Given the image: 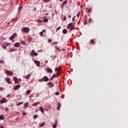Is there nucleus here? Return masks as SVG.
<instances>
[{"instance_id":"f257e3e1","label":"nucleus","mask_w":128,"mask_h":128,"mask_svg":"<svg viewBox=\"0 0 128 128\" xmlns=\"http://www.w3.org/2000/svg\"><path fill=\"white\" fill-rule=\"evenodd\" d=\"M30 56H32L34 58V56H38V53L34 52V50H32V51L31 52V53H30Z\"/></svg>"},{"instance_id":"f03ea898","label":"nucleus","mask_w":128,"mask_h":128,"mask_svg":"<svg viewBox=\"0 0 128 128\" xmlns=\"http://www.w3.org/2000/svg\"><path fill=\"white\" fill-rule=\"evenodd\" d=\"M22 30L24 32H30V28L26 27L23 28Z\"/></svg>"},{"instance_id":"7ed1b4c3","label":"nucleus","mask_w":128,"mask_h":128,"mask_svg":"<svg viewBox=\"0 0 128 128\" xmlns=\"http://www.w3.org/2000/svg\"><path fill=\"white\" fill-rule=\"evenodd\" d=\"M0 104H4V102H8V100L6 98H2L0 101Z\"/></svg>"},{"instance_id":"20e7f679","label":"nucleus","mask_w":128,"mask_h":128,"mask_svg":"<svg viewBox=\"0 0 128 128\" xmlns=\"http://www.w3.org/2000/svg\"><path fill=\"white\" fill-rule=\"evenodd\" d=\"M16 33H14L10 38V40H12V38H16Z\"/></svg>"},{"instance_id":"39448f33","label":"nucleus","mask_w":128,"mask_h":128,"mask_svg":"<svg viewBox=\"0 0 128 128\" xmlns=\"http://www.w3.org/2000/svg\"><path fill=\"white\" fill-rule=\"evenodd\" d=\"M5 72L6 74H8V76H12L13 74L12 72L9 70H6Z\"/></svg>"},{"instance_id":"423d86ee","label":"nucleus","mask_w":128,"mask_h":128,"mask_svg":"<svg viewBox=\"0 0 128 128\" xmlns=\"http://www.w3.org/2000/svg\"><path fill=\"white\" fill-rule=\"evenodd\" d=\"M34 62L36 64L37 66H40V62L36 60H34Z\"/></svg>"},{"instance_id":"0eeeda50","label":"nucleus","mask_w":128,"mask_h":128,"mask_svg":"<svg viewBox=\"0 0 128 128\" xmlns=\"http://www.w3.org/2000/svg\"><path fill=\"white\" fill-rule=\"evenodd\" d=\"M46 70L47 72H49V74H52V70L50 68H46Z\"/></svg>"},{"instance_id":"6e6552de","label":"nucleus","mask_w":128,"mask_h":128,"mask_svg":"<svg viewBox=\"0 0 128 128\" xmlns=\"http://www.w3.org/2000/svg\"><path fill=\"white\" fill-rule=\"evenodd\" d=\"M6 80L8 82V84H12V82H10V79L9 78H6Z\"/></svg>"},{"instance_id":"1a4fd4ad","label":"nucleus","mask_w":128,"mask_h":128,"mask_svg":"<svg viewBox=\"0 0 128 128\" xmlns=\"http://www.w3.org/2000/svg\"><path fill=\"white\" fill-rule=\"evenodd\" d=\"M20 88V85H17L14 87V90H18V88Z\"/></svg>"},{"instance_id":"9d476101","label":"nucleus","mask_w":128,"mask_h":128,"mask_svg":"<svg viewBox=\"0 0 128 128\" xmlns=\"http://www.w3.org/2000/svg\"><path fill=\"white\" fill-rule=\"evenodd\" d=\"M14 80L15 82H16V84L18 83V79L16 76H14Z\"/></svg>"},{"instance_id":"9b49d317","label":"nucleus","mask_w":128,"mask_h":128,"mask_svg":"<svg viewBox=\"0 0 128 128\" xmlns=\"http://www.w3.org/2000/svg\"><path fill=\"white\" fill-rule=\"evenodd\" d=\"M54 78H56V74H53V76L50 78V80H52Z\"/></svg>"},{"instance_id":"f8f14e48","label":"nucleus","mask_w":128,"mask_h":128,"mask_svg":"<svg viewBox=\"0 0 128 128\" xmlns=\"http://www.w3.org/2000/svg\"><path fill=\"white\" fill-rule=\"evenodd\" d=\"M58 110H60V108H62V104H60V102H58Z\"/></svg>"},{"instance_id":"ddd939ff","label":"nucleus","mask_w":128,"mask_h":128,"mask_svg":"<svg viewBox=\"0 0 128 128\" xmlns=\"http://www.w3.org/2000/svg\"><path fill=\"white\" fill-rule=\"evenodd\" d=\"M43 80H44V82H48V77H46V76H44L43 78Z\"/></svg>"},{"instance_id":"4468645a","label":"nucleus","mask_w":128,"mask_h":128,"mask_svg":"<svg viewBox=\"0 0 128 128\" xmlns=\"http://www.w3.org/2000/svg\"><path fill=\"white\" fill-rule=\"evenodd\" d=\"M39 110H40L41 112L44 114V110L42 108V107H40L39 108Z\"/></svg>"},{"instance_id":"2eb2a0df","label":"nucleus","mask_w":128,"mask_h":128,"mask_svg":"<svg viewBox=\"0 0 128 128\" xmlns=\"http://www.w3.org/2000/svg\"><path fill=\"white\" fill-rule=\"evenodd\" d=\"M20 42H16L14 44V46H16V48H18V46H20Z\"/></svg>"},{"instance_id":"dca6fc26","label":"nucleus","mask_w":128,"mask_h":128,"mask_svg":"<svg viewBox=\"0 0 128 128\" xmlns=\"http://www.w3.org/2000/svg\"><path fill=\"white\" fill-rule=\"evenodd\" d=\"M30 74H28L27 76H25V78H26L27 80H28L30 78Z\"/></svg>"},{"instance_id":"f3484780","label":"nucleus","mask_w":128,"mask_h":128,"mask_svg":"<svg viewBox=\"0 0 128 128\" xmlns=\"http://www.w3.org/2000/svg\"><path fill=\"white\" fill-rule=\"evenodd\" d=\"M40 104V102H36V103H34L32 104V106H38V104Z\"/></svg>"},{"instance_id":"a211bd4d","label":"nucleus","mask_w":128,"mask_h":128,"mask_svg":"<svg viewBox=\"0 0 128 128\" xmlns=\"http://www.w3.org/2000/svg\"><path fill=\"white\" fill-rule=\"evenodd\" d=\"M20 44L22 46H25L26 45V41L22 40L20 42Z\"/></svg>"},{"instance_id":"6ab92c4d","label":"nucleus","mask_w":128,"mask_h":128,"mask_svg":"<svg viewBox=\"0 0 128 128\" xmlns=\"http://www.w3.org/2000/svg\"><path fill=\"white\" fill-rule=\"evenodd\" d=\"M62 32L66 34L67 32H68V31L66 30V29H64L62 30Z\"/></svg>"},{"instance_id":"aec40b11","label":"nucleus","mask_w":128,"mask_h":128,"mask_svg":"<svg viewBox=\"0 0 128 128\" xmlns=\"http://www.w3.org/2000/svg\"><path fill=\"white\" fill-rule=\"evenodd\" d=\"M4 116L1 115V116H0V120H4Z\"/></svg>"},{"instance_id":"412c9836","label":"nucleus","mask_w":128,"mask_h":128,"mask_svg":"<svg viewBox=\"0 0 128 128\" xmlns=\"http://www.w3.org/2000/svg\"><path fill=\"white\" fill-rule=\"evenodd\" d=\"M68 4V1L66 0L63 2L62 4V6H64V4Z\"/></svg>"},{"instance_id":"4be33fe9","label":"nucleus","mask_w":128,"mask_h":128,"mask_svg":"<svg viewBox=\"0 0 128 128\" xmlns=\"http://www.w3.org/2000/svg\"><path fill=\"white\" fill-rule=\"evenodd\" d=\"M46 124V122H44L42 124H40V128H42Z\"/></svg>"},{"instance_id":"5701e85b","label":"nucleus","mask_w":128,"mask_h":128,"mask_svg":"<svg viewBox=\"0 0 128 128\" xmlns=\"http://www.w3.org/2000/svg\"><path fill=\"white\" fill-rule=\"evenodd\" d=\"M48 22V18H44V22Z\"/></svg>"},{"instance_id":"b1692460","label":"nucleus","mask_w":128,"mask_h":128,"mask_svg":"<svg viewBox=\"0 0 128 128\" xmlns=\"http://www.w3.org/2000/svg\"><path fill=\"white\" fill-rule=\"evenodd\" d=\"M90 42H92L93 44H94V39H92L90 40Z\"/></svg>"},{"instance_id":"393cba45","label":"nucleus","mask_w":128,"mask_h":128,"mask_svg":"<svg viewBox=\"0 0 128 128\" xmlns=\"http://www.w3.org/2000/svg\"><path fill=\"white\" fill-rule=\"evenodd\" d=\"M70 26H72V23H70L68 26V28H70Z\"/></svg>"},{"instance_id":"a878e982","label":"nucleus","mask_w":128,"mask_h":128,"mask_svg":"<svg viewBox=\"0 0 128 128\" xmlns=\"http://www.w3.org/2000/svg\"><path fill=\"white\" fill-rule=\"evenodd\" d=\"M0 64H4V60H0Z\"/></svg>"},{"instance_id":"bb28decb","label":"nucleus","mask_w":128,"mask_h":128,"mask_svg":"<svg viewBox=\"0 0 128 128\" xmlns=\"http://www.w3.org/2000/svg\"><path fill=\"white\" fill-rule=\"evenodd\" d=\"M24 102H20L17 104V106H20V104H22Z\"/></svg>"},{"instance_id":"cd10ccee","label":"nucleus","mask_w":128,"mask_h":128,"mask_svg":"<svg viewBox=\"0 0 128 128\" xmlns=\"http://www.w3.org/2000/svg\"><path fill=\"white\" fill-rule=\"evenodd\" d=\"M28 103H25L24 104V108H26V106H28Z\"/></svg>"},{"instance_id":"c85d7f7f","label":"nucleus","mask_w":128,"mask_h":128,"mask_svg":"<svg viewBox=\"0 0 128 128\" xmlns=\"http://www.w3.org/2000/svg\"><path fill=\"white\" fill-rule=\"evenodd\" d=\"M30 92H31L30 90H28L26 91V94H30Z\"/></svg>"},{"instance_id":"c756f323","label":"nucleus","mask_w":128,"mask_h":128,"mask_svg":"<svg viewBox=\"0 0 128 128\" xmlns=\"http://www.w3.org/2000/svg\"><path fill=\"white\" fill-rule=\"evenodd\" d=\"M74 25H72V26H71L70 30H74Z\"/></svg>"},{"instance_id":"7c9ffc66","label":"nucleus","mask_w":128,"mask_h":128,"mask_svg":"<svg viewBox=\"0 0 128 128\" xmlns=\"http://www.w3.org/2000/svg\"><path fill=\"white\" fill-rule=\"evenodd\" d=\"M16 49H12V50H10V52H16Z\"/></svg>"},{"instance_id":"2f4dec72","label":"nucleus","mask_w":128,"mask_h":128,"mask_svg":"<svg viewBox=\"0 0 128 128\" xmlns=\"http://www.w3.org/2000/svg\"><path fill=\"white\" fill-rule=\"evenodd\" d=\"M57 68H58V72H60V70H62L61 68H60V66L58 67Z\"/></svg>"},{"instance_id":"473e14b6","label":"nucleus","mask_w":128,"mask_h":128,"mask_svg":"<svg viewBox=\"0 0 128 128\" xmlns=\"http://www.w3.org/2000/svg\"><path fill=\"white\" fill-rule=\"evenodd\" d=\"M16 20H17V18H14V19H12V22H16Z\"/></svg>"},{"instance_id":"72a5a7b5","label":"nucleus","mask_w":128,"mask_h":128,"mask_svg":"<svg viewBox=\"0 0 128 128\" xmlns=\"http://www.w3.org/2000/svg\"><path fill=\"white\" fill-rule=\"evenodd\" d=\"M33 118L35 120H36V118H38V115H34Z\"/></svg>"},{"instance_id":"f704fd0d","label":"nucleus","mask_w":128,"mask_h":128,"mask_svg":"<svg viewBox=\"0 0 128 128\" xmlns=\"http://www.w3.org/2000/svg\"><path fill=\"white\" fill-rule=\"evenodd\" d=\"M43 2H50V0H43Z\"/></svg>"},{"instance_id":"c9c22d12","label":"nucleus","mask_w":128,"mask_h":128,"mask_svg":"<svg viewBox=\"0 0 128 128\" xmlns=\"http://www.w3.org/2000/svg\"><path fill=\"white\" fill-rule=\"evenodd\" d=\"M55 94H56V96H58V94H60V92H55Z\"/></svg>"},{"instance_id":"e433bc0d","label":"nucleus","mask_w":128,"mask_h":128,"mask_svg":"<svg viewBox=\"0 0 128 128\" xmlns=\"http://www.w3.org/2000/svg\"><path fill=\"white\" fill-rule=\"evenodd\" d=\"M92 18H89L88 19V22H89V24H90V22H92Z\"/></svg>"},{"instance_id":"4c0bfd02","label":"nucleus","mask_w":128,"mask_h":128,"mask_svg":"<svg viewBox=\"0 0 128 128\" xmlns=\"http://www.w3.org/2000/svg\"><path fill=\"white\" fill-rule=\"evenodd\" d=\"M92 12V8H89L88 10V12Z\"/></svg>"},{"instance_id":"58836bf2","label":"nucleus","mask_w":128,"mask_h":128,"mask_svg":"<svg viewBox=\"0 0 128 128\" xmlns=\"http://www.w3.org/2000/svg\"><path fill=\"white\" fill-rule=\"evenodd\" d=\"M58 42H54L52 44H57Z\"/></svg>"},{"instance_id":"ea45409f","label":"nucleus","mask_w":128,"mask_h":128,"mask_svg":"<svg viewBox=\"0 0 128 128\" xmlns=\"http://www.w3.org/2000/svg\"><path fill=\"white\" fill-rule=\"evenodd\" d=\"M52 86H54V84L51 83V84H50V88H52Z\"/></svg>"},{"instance_id":"a19ab883","label":"nucleus","mask_w":128,"mask_h":128,"mask_svg":"<svg viewBox=\"0 0 128 128\" xmlns=\"http://www.w3.org/2000/svg\"><path fill=\"white\" fill-rule=\"evenodd\" d=\"M42 22V20H37V22Z\"/></svg>"},{"instance_id":"79ce46f5","label":"nucleus","mask_w":128,"mask_h":128,"mask_svg":"<svg viewBox=\"0 0 128 128\" xmlns=\"http://www.w3.org/2000/svg\"><path fill=\"white\" fill-rule=\"evenodd\" d=\"M44 78L39 80V82H44Z\"/></svg>"},{"instance_id":"37998d69","label":"nucleus","mask_w":128,"mask_h":128,"mask_svg":"<svg viewBox=\"0 0 128 128\" xmlns=\"http://www.w3.org/2000/svg\"><path fill=\"white\" fill-rule=\"evenodd\" d=\"M22 82V79L21 78H18V82Z\"/></svg>"},{"instance_id":"c03bdc74","label":"nucleus","mask_w":128,"mask_h":128,"mask_svg":"<svg viewBox=\"0 0 128 128\" xmlns=\"http://www.w3.org/2000/svg\"><path fill=\"white\" fill-rule=\"evenodd\" d=\"M56 128V124H54L53 125V128Z\"/></svg>"},{"instance_id":"a18cd8bd","label":"nucleus","mask_w":128,"mask_h":128,"mask_svg":"<svg viewBox=\"0 0 128 128\" xmlns=\"http://www.w3.org/2000/svg\"><path fill=\"white\" fill-rule=\"evenodd\" d=\"M0 90H4V88L0 87Z\"/></svg>"},{"instance_id":"49530a36","label":"nucleus","mask_w":128,"mask_h":128,"mask_svg":"<svg viewBox=\"0 0 128 128\" xmlns=\"http://www.w3.org/2000/svg\"><path fill=\"white\" fill-rule=\"evenodd\" d=\"M32 38H28V42H32Z\"/></svg>"},{"instance_id":"de8ad7c7","label":"nucleus","mask_w":128,"mask_h":128,"mask_svg":"<svg viewBox=\"0 0 128 128\" xmlns=\"http://www.w3.org/2000/svg\"><path fill=\"white\" fill-rule=\"evenodd\" d=\"M60 26H59L57 28L56 32H58V30H60Z\"/></svg>"},{"instance_id":"09e8293b","label":"nucleus","mask_w":128,"mask_h":128,"mask_svg":"<svg viewBox=\"0 0 128 128\" xmlns=\"http://www.w3.org/2000/svg\"><path fill=\"white\" fill-rule=\"evenodd\" d=\"M40 34L41 36H42L44 35L42 34V32H40Z\"/></svg>"},{"instance_id":"8fccbe9b","label":"nucleus","mask_w":128,"mask_h":128,"mask_svg":"<svg viewBox=\"0 0 128 128\" xmlns=\"http://www.w3.org/2000/svg\"><path fill=\"white\" fill-rule=\"evenodd\" d=\"M76 16L78 18V16H80V12H78V14H76Z\"/></svg>"},{"instance_id":"3c124183","label":"nucleus","mask_w":128,"mask_h":128,"mask_svg":"<svg viewBox=\"0 0 128 128\" xmlns=\"http://www.w3.org/2000/svg\"><path fill=\"white\" fill-rule=\"evenodd\" d=\"M64 20H66V17L64 16Z\"/></svg>"},{"instance_id":"603ef678","label":"nucleus","mask_w":128,"mask_h":128,"mask_svg":"<svg viewBox=\"0 0 128 128\" xmlns=\"http://www.w3.org/2000/svg\"><path fill=\"white\" fill-rule=\"evenodd\" d=\"M48 42H52V39H49L48 40Z\"/></svg>"},{"instance_id":"864d4df0","label":"nucleus","mask_w":128,"mask_h":128,"mask_svg":"<svg viewBox=\"0 0 128 128\" xmlns=\"http://www.w3.org/2000/svg\"><path fill=\"white\" fill-rule=\"evenodd\" d=\"M3 48H4V50H6V46H4Z\"/></svg>"},{"instance_id":"5fc2aeb1","label":"nucleus","mask_w":128,"mask_h":128,"mask_svg":"<svg viewBox=\"0 0 128 128\" xmlns=\"http://www.w3.org/2000/svg\"><path fill=\"white\" fill-rule=\"evenodd\" d=\"M56 70H58V68H55V71L56 72Z\"/></svg>"},{"instance_id":"6e6d98bb","label":"nucleus","mask_w":128,"mask_h":128,"mask_svg":"<svg viewBox=\"0 0 128 128\" xmlns=\"http://www.w3.org/2000/svg\"><path fill=\"white\" fill-rule=\"evenodd\" d=\"M56 74V77L58 78V72Z\"/></svg>"},{"instance_id":"4d7b16f0","label":"nucleus","mask_w":128,"mask_h":128,"mask_svg":"<svg viewBox=\"0 0 128 128\" xmlns=\"http://www.w3.org/2000/svg\"><path fill=\"white\" fill-rule=\"evenodd\" d=\"M22 7L20 6L18 8V10H22Z\"/></svg>"},{"instance_id":"13d9d810","label":"nucleus","mask_w":128,"mask_h":128,"mask_svg":"<svg viewBox=\"0 0 128 128\" xmlns=\"http://www.w3.org/2000/svg\"><path fill=\"white\" fill-rule=\"evenodd\" d=\"M68 18H72V16L68 15Z\"/></svg>"},{"instance_id":"bf43d9fd","label":"nucleus","mask_w":128,"mask_h":128,"mask_svg":"<svg viewBox=\"0 0 128 128\" xmlns=\"http://www.w3.org/2000/svg\"><path fill=\"white\" fill-rule=\"evenodd\" d=\"M5 110L6 112H8V108H6Z\"/></svg>"},{"instance_id":"052dcab7","label":"nucleus","mask_w":128,"mask_h":128,"mask_svg":"<svg viewBox=\"0 0 128 128\" xmlns=\"http://www.w3.org/2000/svg\"><path fill=\"white\" fill-rule=\"evenodd\" d=\"M61 8H62V9L64 8V6L62 5H62Z\"/></svg>"},{"instance_id":"680f3d73","label":"nucleus","mask_w":128,"mask_h":128,"mask_svg":"<svg viewBox=\"0 0 128 128\" xmlns=\"http://www.w3.org/2000/svg\"><path fill=\"white\" fill-rule=\"evenodd\" d=\"M74 18H76V16H74L72 18V20H73V22L74 20Z\"/></svg>"},{"instance_id":"e2e57ef3","label":"nucleus","mask_w":128,"mask_h":128,"mask_svg":"<svg viewBox=\"0 0 128 128\" xmlns=\"http://www.w3.org/2000/svg\"><path fill=\"white\" fill-rule=\"evenodd\" d=\"M45 62H46V64H48V60H46L45 61Z\"/></svg>"},{"instance_id":"0e129e2a","label":"nucleus","mask_w":128,"mask_h":128,"mask_svg":"<svg viewBox=\"0 0 128 128\" xmlns=\"http://www.w3.org/2000/svg\"><path fill=\"white\" fill-rule=\"evenodd\" d=\"M86 24H88V22H84V24L85 25Z\"/></svg>"},{"instance_id":"69168bd1","label":"nucleus","mask_w":128,"mask_h":128,"mask_svg":"<svg viewBox=\"0 0 128 128\" xmlns=\"http://www.w3.org/2000/svg\"><path fill=\"white\" fill-rule=\"evenodd\" d=\"M23 116H26V113L25 112L23 113Z\"/></svg>"},{"instance_id":"338daca9","label":"nucleus","mask_w":128,"mask_h":128,"mask_svg":"<svg viewBox=\"0 0 128 128\" xmlns=\"http://www.w3.org/2000/svg\"><path fill=\"white\" fill-rule=\"evenodd\" d=\"M0 128H4V127L2 126H0Z\"/></svg>"},{"instance_id":"774afa93","label":"nucleus","mask_w":128,"mask_h":128,"mask_svg":"<svg viewBox=\"0 0 128 128\" xmlns=\"http://www.w3.org/2000/svg\"><path fill=\"white\" fill-rule=\"evenodd\" d=\"M52 84V83H50V82H48V84Z\"/></svg>"}]
</instances>
